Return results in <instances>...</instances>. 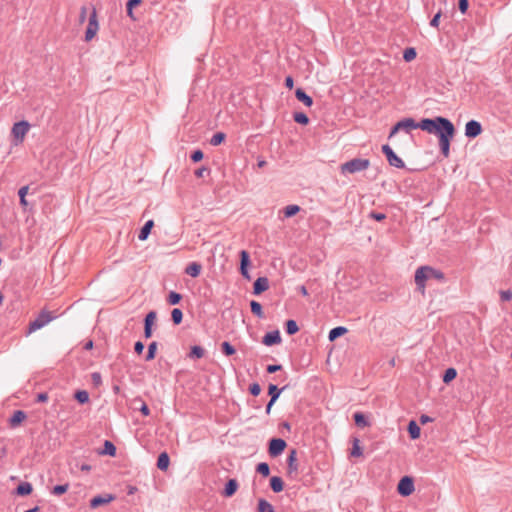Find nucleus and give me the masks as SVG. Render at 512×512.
Instances as JSON below:
<instances>
[{
    "label": "nucleus",
    "instance_id": "f257e3e1",
    "mask_svg": "<svg viewBox=\"0 0 512 512\" xmlns=\"http://www.w3.org/2000/svg\"><path fill=\"white\" fill-rule=\"evenodd\" d=\"M420 129L437 136L442 155L446 158L449 157L450 144L456 134V129L448 118L442 116L423 118L421 119Z\"/></svg>",
    "mask_w": 512,
    "mask_h": 512
},
{
    "label": "nucleus",
    "instance_id": "f03ea898",
    "mask_svg": "<svg viewBox=\"0 0 512 512\" xmlns=\"http://www.w3.org/2000/svg\"><path fill=\"white\" fill-rule=\"evenodd\" d=\"M432 278L443 281L445 276L442 271L434 269L430 266H421L415 272V283L417 288L422 292H424L425 289V282Z\"/></svg>",
    "mask_w": 512,
    "mask_h": 512
},
{
    "label": "nucleus",
    "instance_id": "7ed1b4c3",
    "mask_svg": "<svg viewBox=\"0 0 512 512\" xmlns=\"http://www.w3.org/2000/svg\"><path fill=\"white\" fill-rule=\"evenodd\" d=\"M370 166L369 159L353 158L340 166L342 174L350 173L354 174L357 172L364 171Z\"/></svg>",
    "mask_w": 512,
    "mask_h": 512
},
{
    "label": "nucleus",
    "instance_id": "20e7f679",
    "mask_svg": "<svg viewBox=\"0 0 512 512\" xmlns=\"http://www.w3.org/2000/svg\"><path fill=\"white\" fill-rule=\"evenodd\" d=\"M421 120L416 122L413 118H404L398 121L392 128L389 134V138L393 137L399 130H405L409 132L412 129H420Z\"/></svg>",
    "mask_w": 512,
    "mask_h": 512
},
{
    "label": "nucleus",
    "instance_id": "39448f33",
    "mask_svg": "<svg viewBox=\"0 0 512 512\" xmlns=\"http://www.w3.org/2000/svg\"><path fill=\"white\" fill-rule=\"evenodd\" d=\"M29 128H30V124L25 120L16 122L13 125L11 133H12V136H13L16 144L23 142L25 135L29 131Z\"/></svg>",
    "mask_w": 512,
    "mask_h": 512
},
{
    "label": "nucleus",
    "instance_id": "423d86ee",
    "mask_svg": "<svg viewBox=\"0 0 512 512\" xmlns=\"http://www.w3.org/2000/svg\"><path fill=\"white\" fill-rule=\"evenodd\" d=\"M53 319L54 316L51 314V312L46 310L41 311L37 318L34 321L30 322L29 332L31 333L38 329H41Z\"/></svg>",
    "mask_w": 512,
    "mask_h": 512
},
{
    "label": "nucleus",
    "instance_id": "0eeeda50",
    "mask_svg": "<svg viewBox=\"0 0 512 512\" xmlns=\"http://www.w3.org/2000/svg\"><path fill=\"white\" fill-rule=\"evenodd\" d=\"M415 490L414 480L410 476H404L400 479L397 485V492L403 496H410Z\"/></svg>",
    "mask_w": 512,
    "mask_h": 512
},
{
    "label": "nucleus",
    "instance_id": "6e6552de",
    "mask_svg": "<svg viewBox=\"0 0 512 512\" xmlns=\"http://www.w3.org/2000/svg\"><path fill=\"white\" fill-rule=\"evenodd\" d=\"M382 153L386 156L389 165L400 169L405 167L403 160L396 155L388 144L382 146Z\"/></svg>",
    "mask_w": 512,
    "mask_h": 512
},
{
    "label": "nucleus",
    "instance_id": "1a4fd4ad",
    "mask_svg": "<svg viewBox=\"0 0 512 512\" xmlns=\"http://www.w3.org/2000/svg\"><path fill=\"white\" fill-rule=\"evenodd\" d=\"M287 443L282 438H272L269 441L268 453L271 457H277L285 450Z\"/></svg>",
    "mask_w": 512,
    "mask_h": 512
},
{
    "label": "nucleus",
    "instance_id": "9d476101",
    "mask_svg": "<svg viewBox=\"0 0 512 512\" xmlns=\"http://www.w3.org/2000/svg\"><path fill=\"white\" fill-rule=\"evenodd\" d=\"M98 28H99V25H98V21H97L96 10L93 9L92 13L90 14L88 26L85 31V40L86 41L92 40L93 37L96 35Z\"/></svg>",
    "mask_w": 512,
    "mask_h": 512
},
{
    "label": "nucleus",
    "instance_id": "9b49d317",
    "mask_svg": "<svg viewBox=\"0 0 512 512\" xmlns=\"http://www.w3.org/2000/svg\"><path fill=\"white\" fill-rule=\"evenodd\" d=\"M239 256H240V273L245 279L250 280L251 277H250V274L248 271V267L251 264L250 255H249L248 251L241 250L239 253Z\"/></svg>",
    "mask_w": 512,
    "mask_h": 512
},
{
    "label": "nucleus",
    "instance_id": "f8f14e48",
    "mask_svg": "<svg viewBox=\"0 0 512 512\" xmlns=\"http://www.w3.org/2000/svg\"><path fill=\"white\" fill-rule=\"evenodd\" d=\"M482 131V125L476 120H470L465 125V136L468 138H476Z\"/></svg>",
    "mask_w": 512,
    "mask_h": 512
},
{
    "label": "nucleus",
    "instance_id": "ddd939ff",
    "mask_svg": "<svg viewBox=\"0 0 512 512\" xmlns=\"http://www.w3.org/2000/svg\"><path fill=\"white\" fill-rule=\"evenodd\" d=\"M114 499H115V496L112 494L97 495L90 500V508L96 509L100 506L109 504Z\"/></svg>",
    "mask_w": 512,
    "mask_h": 512
},
{
    "label": "nucleus",
    "instance_id": "4468645a",
    "mask_svg": "<svg viewBox=\"0 0 512 512\" xmlns=\"http://www.w3.org/2000/svg\"><path fill=\"white\" fill-rule=\"evenodd\" d=\"M281 335L279 330L267 332L262 338V343L266 346H273L281 343Z\"/></svg>",
    "mask_w": 512,
    "mask_h": 512
},
{
    "label": "nucleus",
    "instance_id": "2eb2a0df",
    "mask_svg": "<svg viewBox=\"0 0 512 512\" xmlns=\"http://www.w3.org/2000/svg\"><path fill=\"white\" fill-rule=\"evenodd\" d=\"M287 473L288 475H292L293 473L298 472V463H297V451L296 449H291L290 453L287 457Z\"/></svg>",
    "mask_w": 512,
    "mask_h": 512
},
{
    "label": "nucleus",
    "instance_id": "dca6fc26",
    "mask_svg": "<svg viewBox=\"0 0 512 512\" xmlns=\"http://www.w3.org/2000/svg\"><path fill=\"white\" fill-rule=\"evenodd\" d=\"M269 288V280L267 277H258L253 283V294L260 295Z\"/></svg>",
    "mask_w": 512,
    "mask_h": 512
},
{
    "label": "nucleus",
    "instance_id": "f3484780",
    "mask_svg": "<svg viewBox=\"0 0 512 512\" xmlns=\"http://www.w3.org/2000/svg\"><path fill=\"white\" fill-rule=\"evenodd\" d=\"M238 487L239 484L236 479H229L225 484L224 490L222 491V495L224 497H232L238 490Z\"/></svg>",
    "mask_w": 512,
    "mask_h": 512
},
{
    "label": "nucleus",
    "instance_id": "a211bd4d",
    "mask_svg": "<svg viewBox=\"0 0 512 512\" xmlns=\"http://www.w3.org/2000/svg\"><path fill=\"white\" fill-rule=\"evenodd\" d=\"M295 96L298 101L302 102L305 106L311 107L313 105V99L309 96L302 88H297Z\"/></svg>",
    "mask_w": 512,
    "mask_h": 512
},
{
    "label": "nucleus",
    "instance_id": "6ab92c4d",
    "mask_svg": "<svg viewBox=\"0 0 512 512\" xmlns=\"http://www.w3.org/2000/svg\"><path fill=\"white\" fill-rule=\"evenodd\" d=\"M26 417H27V415L24 411H22V410L14 411L13 415L9 419L10 426L16 427V426L20 425L26 419Z\"/></svg>",
    "mask_w": 512,
    "mask_h": 512
},
{
    "label": "nucleus",
    "instance_id": "aec40b11",
    "mask_svg": "<svg viewBox=\"0 0 512 512\" xmlns=\"http://www.w3.org/2000/svg\"><path fill=\"white\" fill-rule=\"evenodd\" d=\"M270 488L275 493H280L284 489V481L279 476H272L269 481Z\"/></svg>",
    "mask_w": 512,
    "mask_h": 512
},
{
    "label": "nucleus",
    "instance_id": "412c9836",
    "mask_svg": "<svg viewBox=\"0 0 512 512\" xmlns=\"http://www.w3.org/2000/svg\"><path fill=\"white\" fill-rule=\"evenodd\" d=\"M170 465V457L167 452H162L159 454L157 459V468L161 471H166Z\"/></svg>",
    "mask_w": 512,
    "mask_h": 512
},
{
    "label": "nucleus",
    "instance_id": "4be33fe9",
    "mask_svg": "<svg viewBox=\"0 0 512 512\" xmlns=\"http://www.w3.org/2000/svg\"><path fill=\"white\" fill-rule=\"evenodd\" d=\"M201 270H202V266H201L200 263H198V262H191L185 268V273L188 274L189 276L193 277V278H196V277H198L200 275Z\"/></svg>",
    "mask_w": 512,
    "mask_h": 512
},
{
    "label": "nucleus",
    "instance_id": "5701e85b",
    "mask_svg": "<svg viewBox=\"0 0 512 512\" xmlns=\"http://www.w3.org/2000/svg\"><path fill=\"white\" fill-rule=\"evenodd\" d=\"M153 227H154V221L148 220L140 229V232L138 234V239L141 241L146 240L148 238V236L150 235Z\"/></svg>",
    "mask_w": 512,
    "mask_h": 512
},
{
    "label": "nucleus",
    "instance_id": "b1692460",
    "mask_svg": "<svg viewBox=\"0 0 512 512\" xmlns=\"http://www.w3.org/2000/svg\"><path fill=\"white\" fill-rule=\"evenodd\" d=\"M33 491L32 484L29 482H21L16 488V494L18 496L30 495Z\"/></svg>",
    "mask_w": 512,
    "mask_h": 512
},
{
    "label": "nucleus",
    "instance_id": "393cba45",
    "mask_svg": "<svg viewBox=\"0 0 512 512\" xmlns=\"http://www.w3.org/2000/svg\"><path fill=\"white\" fill-rule=\"evenodd\" d=\"M407 431L409 433L410 438L413 440L418 439L420 437L421 429L414 420H411L408 423Z\"/></svg>",
    "mask_w": 512,
    "mask_h": 512
},
{
    "label": "nucleus",
    "instance_id": "a878e982",
    "mask_svg": "<svg viewBox=\"0 0 512 512\" xmlns=\"http://www.w3.org/2000/svg\"><path fill=\"white\" fill-rule=\"evenodd\" d=\"M287 388L286 386H283L282 388H278L275 384H269L268 386V395L270 396V400L277 401L282 391H284Z\"/></svg>",
    "mask_w": 512,
    "mask_h": 512
},
{
    "label": "nucleus",
    "instance_id": "bb28decb",
    "mask_svg": "<svg viewBox=\"0 0 512 512\" xmlns=\"http://www.w3.org/2000/svg\"><path fill=\"white\" fill-rule=\"evenodd\" d=\"M348 332V329L346 327H343V326H337L333 329H331L329 331V335H328V338L330 341H334L336 340L337 338L343 336L344 334H346Z\"/></svg>",
    "mask_w": 512,
    "mask_h": 512
},
{
    "label": "nucleus",
    "instance_id": "cd10ccee",
    "mask_svg": "<svg viewBox=\"0 0 512 512\" xmlns=\"http://www.w3.org/2000/svg\"><path fill=\"white\" fill-rule=\"evenodd\" d=\"M353 419H354V422H355L356 426H358L360 428H364V427L370 425L366 415L364 413H362V412L354 413Z\"/></svg>",
    "mask_w": 512,
    "mask_h": 512
},
{
    "label": "nucleus",
    "instance_id": "c85d7f7f",
    "mask_svg": "<svg viewBox=\"0 0 512 512\" xmlns=\"http://www.w3.org/2000/svg\"><path fill=\"white\" fill-rule=\"evenodd\" d=\"M99 454L114 457L116 455V447L111 441L105 440L104 448L99 452Z\"/></svg>",
    "mask_w": 512,
    "mask_h": 512
},
{
    "label": "nucleus",
    "instance_id": "c756f323",
    "mask_svg": "<svg viewBox=\"0 0 512 512\" xmlns=\"http://www.w3.org/2000/svg\"><path fill=\"white\" fill-rule=\"evenodd\" d=\"M250 308H251V312L255 316H257L258 318H264L265 317L262 305L259 302L255 301V300H252L250 302Z\"/></svg>",
    "mask_w": 512,
    "mask_h": 512
},
{
    "label": "nucleus",
    "instance_id": "7c9ffc66",
    "mask_svg": "<svg viewBox=\"0 0 512 512\" xmlns=\"http://www.w3.org/2000/svg\"><path fill=\"white\" fill-rule=\"evenodd\" d=\"M457 377V370L455 368H448L445 370L442 381L445 384H449L451 381H453Z\"/></svg>",
    "mask_w": 512,
    "mask_h": 512
},
{
    "label": "nucleus",
    "instance_id": "2f4dec72",
    "mask_svg": "<svg viewBox=\"0 0 512 512\" xmlns=\"http://www.w3.org/2000/svg\"><path fill=\"white\" fill-rule=\"evenodd\" d=\"M285 330L288 335H294L299 331L298 324L295 320L289 319L285 322Z\"/></svg>",
    "mask_w": 512,
    "mask_h": 512
},
{
    "label": "nucleus",
    "instance_id": "473e14b6",
    "mask_svg": "<svg viewBox=\"0 0 512 512\" xmlns=\"http://www.w3.org/2000/svg\"><path fill=\"white\" fill-rule=\"evenodd\" d=\"M205 350L198 345L192 346L188 356L192 359H200L204 356Z\"/></svg>",
    "mask_w": 512,
    "mask_h": 512
},
{
    "label": "nucleus",
    "instance_id": "72a5a7b5",
    "mask_svg": "<svg viewBox=\"0 0 512 512\" xmlns=\"http://www.w3.org/2000/svg\"><path fill=\"white\" fill-rule=\"evenodd\" d=\"M258 512H275L274 507L265 499H259Z\"/></svg>",
    "mask_w": 512,
    "mask_h": 512
},
{
    "label": "nucleus",
    "instance_id": "f704fd0d",
    "mask_svg": "<svg viewBox=\"0 0 512 512\" xmlns=\"http://www.w3.org/2000/svg\"><path fill=\"white\" fill-rule=\"evenodd\" d=\"M221 351L222 353L225 355V356H232L233 354L236 353V349L234 348V346L228 342V341H224L222 342L221 344Z\"/></svg>",
    "mask_w": 512,
    "mask_h": 512
},
{
    "label": "nucleus",
    "instance_id": "c9c22d12",
    "mask_svg": "<svg viewBox=\"0 0 512 512\" xmlns=\"http://www.w3.org/2000/svg\"><path fill=\"white\" fill-rule=\"evenodd\" d=\"M74 398L80 404H85L89 401V394L86 390H77L74 394Z\"/></svg>",
    "mask_w": 512,
    "mask_h": 512
},
{
    "label": "nucleus",
    "instance_id": "e433bc0d",
    "mask_svg": "<svg viewBox=\"0 0 512 512\" xmlns=\"http://www.w3.org/2000/svg\"><path fill=\"white\" fill-rule=\"evenodd\" d=\"M28 190H29V186H23V187H21L18 190V196H19V200H20V205L23 208H26L28 206V202L26 200V195L28 193Z\"/></svg>",
    "mask_w": 512,
    "mask_h": 512
},
{
    "label": "nucleus",
    "instance_id": "4c0bfd02",
    "mask_svg": "<svg viewBox=\"0 0 512 512\" xmlns=\"http://www.w3.org/2000/svg\"><path fill=\"white\" fill-rule=\"evenodd\" d=\"M226 139V134L223 132H217L215 133L212 138L210 139V144L212 146H218L222 144Z\"/></svg>",
    "mask_w": 512,
    "mask_h": 512
},
{
    "label": "nucleus",
    "instance_id": "58836bf2",
    "mask_svg": "<svg viewBox=\"0 0 512 512\" xmlns=\"http://www.w3.org/2000/svg\"><path fill=\"white\" fill-rule=\"evenodd\" d=\"M171 320L175 325H179L183 320V312L179 308H174L171 311Z\"/></svg>",
    "mask_w": 512,
    "mask_h": 512
},
{
    "label": "nucleus",
    "instance_id": "ea45409f",
    "mask_svg": "<svg viewBox=\"0 0 512 512\" xmlns=\"http://www.w3.org/2000/svg\"><path fill=\"white\" fill-rule=\"evenodd\" d=\"M293 119L296 123L301 125L309 124V117L304 112H295Z\"/></svg>",
    "mask_w": 512,
    "mask_h": 512
},
{
    "label": "nucleus",
    "instance_id": "a19ab883",
    "mask_svg": "<svg viewBox=\"0 0 512 512\" xmlns=\"http://www.w3.org/2000/svg\"><path fill=\"white\" fill-rule=\"evenodd\" d=\"M256 472L261 474L263 477H268L270 474V467L266 462H260L256 466Z\"/></svg>",
    "mask_w": 512,
    "mask_h": 512
},
{
    "label": "nucleus",
    "instance_id": "79ce46f5",
    "mask_svg": "<svg viewBox=\"0 0 512 512\" xmlns=\"http://www.w3.org/2000/svg\"><path fill=\"white\" fill-rule=\"evenodd\" d=\"M157 351V342L153 341L148 345V351L145 356L146 361H151L155 358Z\"/></svg>",
    "mask_w": 512,
    "mask_h": 512
},
{
    "label": "nucleus",
    "instance_id": "37998d69",
    "mask_svg": "<svg viewBox=\"0 0 512 512\" xmlns=\"http://www.w3.org/2000/svg\"><path fill=\"white\" fill-rule=\"evenodd\" d=\"M416 56H417V52H416L415 48H413V47H408L403 52V59L406 62H411L412 60H414L416 58Z\"/></svg>",
    "mask_w": 512,
    "mask_h": 512
},
{
    "label": "nucleus",
    "instance_id": "c03bdc74",
    "mask_svg": "<svg viewBox=\"0 0 512 512\" xmlns=\"http://www.w3.org/2000/svg\"><path fill=\"white\" fill-rule=\"evenodd\" d=\"M300 211V207L298 205H288L284 208V216L286 218L293 217Z\"/></svg>",
    "mask_w": 512,
    "mask_h": 512
},
{
    "label": "nucleus",
    "instance_id": "a18cd8bd",
    "mask_svg": "<svg viewBox=\"0 0 512 512\" xmlns=\"http://www.w3.org/2000/svg\"><path fill=\"white\" fill-rule=\"evenodd\" d=\"M68 489H69V483L56 485L53 487L51 493L56 496H61V495L65 494L68 491Z\"/></svg>",
    "mask_w": 512,
    "mask_h": 512
},
{
    "label": "nucleus",
    "instance_id": "49530a36",
    "mask_svg": "<svg viewBox=\"0 0 512 512\" xmlns=\"http://www.w3.org/2000/svg\"><path fill=\"white\" fill-rule=\"evenodd\" d=\"M182 300V295L180 293L171 291L168 295L167 301L170 305H177Z\"/></svg>",
    "mask_w": 512,
    "mask_h": 512
},
{
    "label": "nucleus",
    "instance_id": "de8ad7c7",
    "mask_svg": "<svg viewBox=\"0 0 512 512\" xmlns=\"http://www.w3.org/2000/svg\"><path fill=\"white\" fill-rule=\"evenodd\" d=\"M142 0H128L126 3L127 15L133 18V9L140 5Z\"/></svg>",
    "mask_w": 512,
    "mask_h": 512
},
{
    "label": "nucleus",
    "instance_id": "09e8293b",
    "mask_svg": "<svg viewBox=\"0 0 512 512\" xmlns=\"http://www.w3.org/2000/svg\"><path fill=\"white\" fill-rule=\"evenodd\" d=\"M362 454H363V451H362V448L359 445V439L354 438V440H353V447H352V450H351V456H353V457H360V456H362Z\"/></svg>",
    "mask_w": 512,
    "mask_h": 512
},
{
    "label": "nucleus",
    "instance_id": "8fccbe9b",
    "mask_svg": "<svg viewBox=\"0 0 512 512\" xmlns=\"http://www.w3.org/2000/svg\"><path fill=\"white\" fill-rule=\"evenodd\" d=\"M156 317H157L156 311L152 310V311L148 312L144 318V325L152 327L156 320Z\"/></svg>",
    "mask_w": 512,
    "mask_h": 512
},
{
    "label": "nucleus",
    "instance_id": "3c124183",
    "mask_svg": "<svg viewBox=\"0 0 512 512\" xmlns=\"http://www.w3.org/2000/svg\"><path fill=\"white\" fill-rule=\"evenodd\" d=\"M204 157V153L200 149H196L192 152L190 158L194 163L200 162Z\"/></svg>",
    "mask_w": 512,
    "mask_h": 512
},
{
    "label": "nucleus",
    "instance_id": "603ef678",
    "mask_svg": "<svg viewBox=\"0 0 512 512\" xmlns=\"http://www.w3.org/2000/svg\"><path fill=\"white\" fill-rule=\"evenodd\" d=\"M500 299L502 302H508L512 299V291L511 290H501L499 292Z\"/></svg>",
    "mask_w": 512,
    "mask_h": 512
},
{
    "label": "nucleus",
    "instance_id": "864d4df0",
    "mask_svg": "<svg viewBox=\"0 0 512 512\" xmlns=\"http://www.w3.org/2000/svg\"><path fill=\"white\" fill-rule=\"evenodd\" d=\"M249 392L253 396H258L261 393V386L259 385V383L255 382L250 384Z\"/></svg>",
    "mask_w": 512,
    "mask_h": 512
},
{
    "label": "nucleus",
    "instance_id": "5fc2aeb1",
    "mask_svg": "<svg viewBox=\"0 0 512 512\" xmlns=\"http://www.w3.org/2000/svg\"><path fill=\"white\" fill-rule=\"evenodd\" d=\"M210 174V168L206 167V166H202L198 169L195 170L194 172V175L197 177V178H202L204 176V174Z\"/></svg>",
    "mask_w": 512,
    "mask_h": 512
},
{
    "label": "nucleus",
    "instance_id": "6e6d98bb",
    "mask_svg": "<svg viewBox=\"0 0 512 512\" xmlns=\"http://www.w3.org/2000/svg\"><path fill=\"white\" fill-rule=\"evenodd\" d=\"M369 217L371 219H374L376 221H383L386 219V214L384 213H380V212H376V211H371L370 214H369Z\"/></svg>",
    "mask_w": 512,
    "mask_h": 512
},
{
    "label": "nucleus",
    "instance_id": "4d7b16f0",
    "mask_svg": "<svg viewBox=\"0 0 512 512\" xmlns=\"http://www.w3.org/2000/svg\"><path fill=\"white\" fill-rule=\"evenodd\" d=\"M91 380H92V383L94 384V386H99L102 384V377L99 372H93L91 374Z\"/></svg>",
    "mask_w": 512,
    "mask_h": 512
},
{
    "label": "nucleus",
    "instance_id": "13d9d810",
    "mask_svg": "<svg viewBox=\"0 0 512 512\" xmlns=\"http://www.w3.org/2000/svg\"><path fill=\"white\" fill-rule=\"evenodd\" d=\"M441 16H442V11H441V10H439V11L434 15V17L431 19V21H430V25H431L432 27H434V28H438Z\"/></svg>",
    "mask_w": 512,
    "mask_h": 512
},
{
    "label": "nucleus",
    "instance_id": "bf43d9fd",
    "mask_svg": "<svg viewBox=\"0 0 512 512\" xmlns=\"http://www.w3.org/2000/svg\"><path fill=\"white\" fill-rule=\"evenodd\" d=\"M458 7L461 13H466L469 7V1L468 0H459L458 1Z\"/></svg>",
    "mask_w": 512,
    "mask_h": 512
},
{
    "label": "nucleus",
    "instance_id": "052dcab7",
    "mask_svg": "<svg viewBox=\"0 0 512 512\" xmlns=\"http://www.w3.org/2000/svg\"><path fill=\"white\" fill-rule=\"evenodd\" d=\"M281 369H282L281 365H279V364H271V365L267 366L266 371L268 373L272 374V373H275V372H277V371H279Z\"/></svg>",
    "mask_w": 512,
    "mask_h": 512
},
{
    "label": "nucleus",
    "instance_id": "680f3d73",
    "mask_svg": "<svg viewBox=\"0 0 512 512\" xmlns=\"http://www.w3.org/2000/svg\"><path fill=\"white\" fill-rule=\"evenodd\" d=\"M145 346L144 344L141 342V341H137L135 344H134V351L136 354L140 355L143 353V350H144Z\"/></svg>",
    "mask_w": 512,
    "mask_h": 512
},
{
    "label": "nucleus",
    "instance_id": "e2e57ef3",
    "mask_svg": "<svg viewBox=\"0 0 512 512\" xmlns=\"http://www.w3.org/2000/svg\"><path fill=\"white\" fill-rule=\"evenodd\" d=\"M139 401H141V402H142V405H141V407L139 408L140 412H141V413H142V415H144V416H149V415H150V409H149L148 405H147L145 402H143L141 399H139Z\"/></svg>",
    "mask_w": 512,
    "mask_h": 512
},
{
    "label": "nucleus",
    "instance_id": "0e129e2a",
    "mask_svg": "<svg viewBox=\"0 0 512 512\" xmlns=\"http://www.w3.org/2000/svg\"><path fill=\"white\" fill-rule=\"evenodd\" d=\"M48 398V394L46 392H42L37 395L36 402H46Z\"/></svg>",
    "mask_w": 512,
    "mask_h": 512
},
{
    "label": "nucleus",
    "instance_id": "69168bd1",
    "mask_svg": "<svg viewBox=\"0 0 512 512\" xmlns=\"http://www.w3.org/2000/svg\"><path fill=\"white\" fill-rule=\"evenodd\" d=\"M285 86L288 88V89H292L293 86H294V80L292 78V76H287L285 78Z\"/></svg>",
    "mask_w": 512,
    "mask_h": 512
},
{
    "label": "nucleus",
    "instance_id": "338daca9",
    "mask_svg": "<svg viewBox=\"0 0 512 512\" xmlns=\"http://www.w3.org/2000/svg\"><path fill=\"white\" fill-rule=\"evenodd\" d=\"M152 333H153L152 327L144 325V337L146 339H148L152 336Z\"/></svg>",
    "mask_w": 512,
    "mask_h": 512
},
{
    "label": "nucleus",
    "instance_id": "774afa93",
    "mask_svg": "<svg viewBox=\"0 0 512 512\" xmlns=\"http://www.w3.org/2000/svg\"><path fill=\"white\" fill-rule=\"evenodd\" d=\"M419 421L421 424H426V423L432 422L433 419L431 417H429L428 415L422 414L419 418Z\"/></svg>",
    "mask_w": 512,
    "mask_h": 512
}]
</instances>
